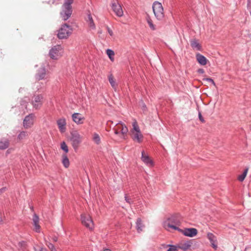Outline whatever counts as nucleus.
<instances>
[{"mask_svg":"<svg viewBox=\"0 0 251 251\" xmlns=\"http://www.w3.org/2000/svg\"><path fill=\"white\" fill-rule=\"evenodd\" d=\"M181 223V217L179 214H174L167 217L163 222V227L168 231L173 229L178 231Z\"/></svg>","mask_w":251,"mask_h":251,"instance_id":"nucleus-1","label":"nucleus"},{"mask_svg":"<svg viewBox=\"0 0 251 251\" xmlns=\"http://www.w3.org/2000/svg\"><path fill=\"white\" fill-rule=\"evenodd\" d=\"M74 0H65L62 5V11L60 14L64 21L67 20L72 14V4Z\"/></svg>","mask_w":251,"mask_h":251,"instance_id":"nucleus-2","label":"nucleus"},{"mask_svg":"<svg viewBox=\"0 0 251 251\" xmlns=\"http://www.w3.org/2000/svg\"><path fill=\"white\" fill-rule=\"evenodd\" d=\"M73 29L67 24L62 25L58 31L57 37L59 39H67L72 34Z\"/></svg>","mask_w":251,"mask_h":251,"instance_id":"nucleus-3","label":"nucleus"},{"mask_svg":"<svg viewBox=\"0 0 251 251\" xmlns=\"http://www.w3.org/2000/svg\"><path fill=\"white\" fill-rule=\"evenodd\" d=\"M152 10L154 16L158 20H162L164 17V10L162 4L156 1L152 4Z\"/></svg>","mask_w":251,"mask_h":251,"instance_id":"nucleus-4","label":"nucleus"},{"mask_svg":"<svg viewBox=\"0 0 251 251\" xmlns=\"http://www.w3.org/2000/svg\"><path fill=\"white\" fill-rule=\"evenodd\" d=\"M44 101V98L42 94H35L31 99V103L33 108L38 110L42 107Z\"/></svg>","mask_w":251,"mask_h":251,"instance_id":"nucleus-5","label":"nucleus"},{"mask_svg":"<svg viewBox=\"0 0 251 251\" xmlns=\"http://www.w3.org/2000/svg\"><path fill=\"white\" fill-rule=\"evenodd\" d=\"M81 223L85 227L92 230L94 228V223L91 217L89 215L82 214L81 215Z\"/></svg>","mask_w":251,"mask_h":251,"instance_id":"nucleus-6","label":"nucleus"},{"mask_svg":"<svg viewBox=\"0 0 251 251\" xmlns=\"http://www.w3.org/2000/svg\"><path fill=\"white\" fill-rule=\"evenodd\" d=\"M71 140L72 142V146L74 149L75 150H77L79 145L81 142L79 134L76 131L72 133Z\"/></svg>","mask_w":251,"mask_h":251,"instance_id":"nucleus-7","label":"nucleus"},{"mask_svg":"<svg viewBox=\"0 0 251 251\" xmlns=\"http://www.w3.org/2000/svg\"><path fill=\"white\" fill-rule=\"evenodd\" d=\"M62 48L60 45H56L52 47L49 51V55L52 59H57L60 55V51Z\"/></svg>","mask_w":251,"mask_h":251,"instance_id":"nucleus-8","label":"nucleus"},{"mask_svg":"<svg viewBox=\"0 0 251 251\" xmlns=\"http://www.w3.org/2000/svg\"><path fill=\"white\" fill-rule=\"evenodd\" d=\"M35 115L33 113L26 116L23 121V126L25 128H29L31 127L34 123Z\"/></svg>","mask_w":251,"mask_h":251,"instance_id":"nucleus-9","label":"nucleus"},{"mask_svg":"<svg viewBox=\"0 0 251 251\" xmlns=\"http://www.w3.org/2000/svg\"><path fill=\"white\" fill-rule=\"evenodd\" d=\"M178 231L185 236L189 237H193L198 233L197 229L195 228H185L183 229L180 228V230H178Z\"/></svg>","mask_w":251,"mask_h":251,"instance_id":"nucleus-10","label":"nucleus"},{"mask_svg":"<svg viewBox=\"0 0 251 251\" xmlns=\"http://www.w3.org/2000/svg\"><path fill=\"white\" fill-rule=\"evenodd\" d=\"M112 8L114 13L118 17H122L123 15L122 8L116 0H113L112 2Z\"/></svg>","mask_w":251,"mask_h":251,"instance_id":"nucleus-11","label":"nucleus"},{"mask_svg":"<svg viewBox=\"0 0 251 251\" xmlns=\"http://www.w3.org/2000/svg\"><path fill=\"white\" fill-rule=\"evenodd\" d=\"M46 70L45 67H42L40 69H39L37 71L35 75V78L36 79L40 80L43 79H46Z\"/></svg>","mask_w":251,"mask_h":251,"instance_id":"nucleus-12","label":"nucleus"},{"mask_svg":"<svg viewBox=\"0 0 251 251\" xmlns=\"http://www.w3.org/2000/svg\"><path fill=\"white\" fill-rule=\"evenodd\" d=\"M33 224L34 226V230L38 233L40 232V226L39 224V218L36 214H34L33 216Z\"/></svg>","mask_w":251,"mask_h":251,"instance_id":"nucleus-13","label":"nucleus"},{"mask_svg":"<svg viewBox=\"0 0 251 251\" xmlns=\"http://www.w3.org/2000/svg\"><path fill=\"white\" fill-rule=\"evenodd\" d=\"M141 160L142 161L149 166H152L153 165V162L151 159L148 155L145 153V151H143L141 152Z\"/></svg>","mask_w":251,"mask_h":251,"instance_id":"nucleus-14","label":"nucleus"},{"mask_svg":"<svg viewBox=\"0 0 251 251\" xmlns=\"http://www.w3.org/2000/svg\"><path fill=\"white\" fill-rule=\"evenodd\" d=\"M207 237L210 242L212 248L215 250L217 249V245L216 244L217 242L216 237L213 233L208 232L207 235Z\"/></svg>","mask_w":251,"mask_h":251,"instance_id":"nucleus-15","label":"nucleus"},{"mask_svg":"<svg viewBox=\"0 0 251 251\" xmlns=\"http://www.w3.org/2000/svg\"><path fill=\"white\" fill-rule=\"evenodd\" d=\"M196 57L198 62L201 65L204 66L207 64L208 60L204 55L200 54V53H197L196 55Z\"/></svg>","mask_w":251,"mask_h":251,"instance_id":"nucleus-16","label":"nucleus"},{"mask_svg":"<svg viewBox=\"0 0 251 251\" xmlns=\"http://www.w3.org/2000/svg\"><path fill=\"white\" fill-rule=\"evenodd\" d=\"M190 45L191 47L194 50L201 51L202 50L201 46L198 42V40L194 39L190 40Z\"/></svg>","mask_w":251,"mask_h":251,"instance_id":"nucleus-17","label":"nucleus"},{"mask_svg":"<svg viewBox=\"0 0 251 251\" xmlns=\"http://www.w3.org/2000/svg\"><path fill=\"white\" fill-rule=\"evenodd\" d=\"M57 124L58 125V128L61 132H63L65 131L66 122L65 118H62L58 120L57 121Z\"/></svg>","mask_w":251,"mask_h":251,"instance_id":"nucleus-18","label":"nucleus"},{"mask_svg":"<svg viewBox=\"0 0 251 251\" xmlns=\"http://www.w3.org/2000/svg\"><path fill=\"white\" fill-rule=\"evenodd\" d=\"M72 118L73 121L77 124H81L82 123V120H84V117L81 116V115L78 113H75L72 115Z\"/></svg>","mask_w":251,"mask_h":251,"instance_id":"nucleus-19","label":"nucleus"},{"mask_svg":"<svg viewBox=\"0 0 251 251\" xmlns=\"http://www.w3.org/2000/svg\"><path fill=\"white\" fill-rule=\"evenodd\" d=\"M131 138L134 141H136L139 143L142 141L143 136L141 132H134V133H131Z\"/></svg>","mask_w":251,"mask_h":251,"instance_id":"nucleus-20","label":"nucleus"},{"mask_svg":"<svg viewBox=\"0 0 251 251\" xmlns=\"http://www.w3.org/2000/svg\"><path fill=\"white\" fill-rule=\"evenodd\" d=\"M10 144L9 140L2 139L0 140V150H4L8 148Z\"/></svg>","mask_w":251,"mask_h":251,"instance_id":"nucleus-21","label":"nucleus"},{"mask_svg":"<svg viewBox=\"0 0 251 251\" xmlns=\"http://www.w3.org/2000/svg\"><path fill=\"white\" fill-rule=\"evenodd\" d=\"M86 21L88 23L89 26L92 29H94L96 28V26L94 24L93 19L90 13L87 14V16L86 18Z\"/></svg>","mask_w":251,"mask_h":251,"instance_id":"nucleus-22","label":"nucleus"},{"mask_svg":"<svg viewBox=\"0 0 251 251\" xmlns=\"http://www.w3.org/2000/svg\"><path fill=\"white\" fill-rule=\"evenodd\" d=\"M192 242L190 241H187L180 245L178 246V248L181 249L184 251H187L191 246Z\"/></svg>","mask_w":251,"mask_h":251,"instance_id":"nucleus-23","label":"nucleus"},{"mask_svg":"<svg viewBox=\"0 0 251 251\" xmlns=\"http://www.w3.org/2000/svg\"><path fill=\"white\" fill-rule=\"evenodd\" d=\"M143 225L142 222V220L140 218H138L136 222V228L138 232H140L142 231Z\"/></svg>","mask_w":251,"mask_h":251,"instance_id":"nucleus-24","label":"nucleus"},{"mask_svg":"<svg viewBox=\"0 0 251 251\" xmlns=\"http://www.w3.org/2000/svg\"><path fill=\"white\" fill-rule=\"evenodd\" d=\"M62 164L64 166L67 168L70 165V161L66 154H64L62 155Z\"/></svg>","mask_w":251,"mask_h":251,"instance_id":"nucleus-25","label":"nucleus"},{"mask_svg":"<svg viewBox=\"0 0 251 251\" xmlns=\"http://www.w3.org/2000/svg\"><path fill=\"white\" fill-rule=\"evenodd\" d=\"M28 132L26 131H22L18 135L17 139L19 140H22L24 139H25L28 136Z\"/></svg>","mask_w":251,"mask_h":251,"instance_id":"nucleus-26","label":"nucleus"},{"mask_svg":"<svg viewBox=\"0 0 251 251\" xmlns=\"http://www.w3.org/2000/svg\"><path fill=\"white\" fill-rule=\"evenodd\" d=\"M132 126L133 128L131 130V133H134V132H141L140 129L139 128V127L138 125H137V123L136 121H134L132 123Z\"/></svg>","mask_w":251,"mask_h":251,"instance_id":"nucleus-27","label":"nucleus"},{"mask_svg":"<svg viewBox=\"0 0 251 251\" xmlns=\"http://www.w3.org/2000/svg\"><path fill=\"white\" fill-rule=\"evenodd\" d=\"M93 141L97 144L99 145L100 143V138L99 135L97 133H94L93 135Z\"/></svg>","mask_w":251,"mask_h":251,"instance_id":"nucleus-28","label":"nucleus"},{"mask_svg":"<svg viewBox=\"0 0 251 251\" xmlns=\"http://www.w3.org/2000/svg\"><path fill=\"white\" fill-rule=\"evenodd\" d=\"M121 124L122 126V129L121 130V132L123 135L126 134L127 132H128V128L127 127L125 126L122 124V123L120 122L119 123H116L115 124L116 126Z\"/></svg>","mask_w":251,"mask_h":251,"instance_id":"nucleus-29","label":"nucleus"},{"mask_svg":"<svg viewBox=\"0 0 251 251\" xmlns=\"http://www.w3.org/2000/svg\"><path fill=\"white\" fill-rule=\"evenodd\" d=\"M147 21L151 29H152V30H154L156 29L155 26L153 25L151 19L149 16L147 17Z\"/></svg>","mask_w":251,"mask_h":251,"instance_id":"nucleus-30","label":"nucleus"},{"mask_svg":"<svg viewBox=\"0 0 251 251\" xmlns=\"http://www.w3.org/2000/svg\"><path fill=\"white\" fill-rule=\"evenodd\" d=\"M106 53H107V55H108V56L109 57V59L111 60V61H113L114 60V57H113V56L114 55V52L113 50H112L111 49H107L106 50Z\"/></svg>","mask_w":251,"mask_h":251,"instance_id":"nucleus-31","label":"nucleus"},{"mask_svg":"<svg viewBox=\"0 0 251 251\" xmlns=\"http://www.w3.org/2000/svg\"><path fill=\"white\" fill-rule=\"evenodd\" d=\"M248 171V168L244 170L243 173L238 176V179L240 181H243L244 180L246 176H247Z\"/></svg>","mask_w":251,"mask_h":251,"instance_id":"nucleus-32","label":"nucleus"},{"mask_svg":"<svg viewBox=\"0 0 251 251\" xmlns=\"http://www.w3.org/2000/svg\"><path fill=\"white\" fill-rule=\"evenodd\" d=\"M108 80L111 86L113 88H115L116 87V84L112 75L108 76Z\"/></svg>","mask_w":251,"mask_h":251,"instance_id":"nucleus-33","label":"nucleus"},{"mask_svg":"<svg viewBox=\"0 0 251 251\" xmlns=\"http://www.w3.org/2000/svg\"><path fill=\"white\" fill-rule=\"evenodd\" d=\"M60 148L65 153H67L69 151L68 147L64 141L61 143Z\"/></svg>","mask_w":251,"mask_h":251,"instance_id":"nucleus-34","label":"nucleus"},{"mask_svg":"<svg viewBox=\"0 0 251 251\" xmlns=\"http://www.w3.org/2000/svg\"><path fill=\"white\" fill-rule=\"evenodd\" d=\"M125 199L126 202L129 204H131L133 202V201L132 200V199L130 197H128L126 194L125 195Z\"/></svg>","mask_w":251,"mask_h":251,"instance_id":"nucleus-35","label":"nucleus"},{"mask_svg":"<svg viewBox=\"0 0 251 251\" xmlns=\"http://www.w3.org/2000/svg\"><path fill=\"white\" fill-rule=\"evenodd\" d=\"M170 246V248L168 249L167 251H177L178 247H176L174 245H169Z\"/></svg>","mask_w":251,"mask_h":251,"instance_id":"nucleus-36","label":"nucleus"},{"mask_svg":"<svg viewBox=\"0 0 251 251\" xmlns=\"http://www.w3.org/2000/svg\"><path fill=\"white\" fill-rule=\"evenodd\" d=\"M48 248L51 250V251H56L54 245L50 243H49L48 245Z\"/></svg>","mask_w":251,"mask_h":251,"instance_id":"nucleus-37","label":"nucleus"},{"mask_svg":"<svg viewBox=\"0 0 251 251\" xmlns=\"http://www.w3.org/2000/svg\"><path fill=\"white\" fill-rule=\"evenodd\" d=\"M18 245L21 248L25 247L26 245V242L24 241L20 242L18 244Z\"/></svg>","mask_w":251,"mask_h":251,"instance_id":"nucleus-38","label":"nucleus"},{"mask_svg":"<svg viewBox=\"0 0 251 251\" xmlns=\"http://www.w3.org/2000/svg\"><path fill=\"white\" fill-rule=\"evenodd\" d=\"M205 80L208 82H211L214 85H215L214 80L211 78H206Z\"/></svg>","mask_w":251,"mask_h":251,"instance_id":"nucleus-39","label":"nucleus"},{"mask_svg":"<svg viewBox=\"0 0 251 251\" xmlns=\"http://www.w3.org/2000/svg\"><path fill=\"white\" fill-rule=\"evenodd\" d=\"M21 104L24 106H25V108H26V101L25 100H23L21 101Z\"/></svg>","mask_w":251,"mask_h":251,"instance_id":"nucleus-40","label":"nucleus"},{"mask_svg":"<svg viewBox=\"0 0 251 251\" xmlns=\"http://www.w3.org/2000/svg\"><path fill=\"white\" fill-rule=\"evenodd\" d=\"M107 31H108V33L109 34V35L110 36H112L113 35L112 30L108 26L107 27Z\"/></svg>","mask_w":251,"mask_h":251,"instance_id":"nucleus-41","label":"nucleus"},{"mask_svg":"<svg viewBox=\"0 0 251 251\" xmlns=\"http://www.w3.org/2000/svg\"><path fill=\"white\" fill-rule=\"evenodd\" d=\"M199 118L201 122H204V120L203 118H202V115H201V112H200L199 113Z\"/></svg>","mask_w":251,"mask_h":251,"instance_id":"nucleus-42","label":"nucleus"},{"mask_svg":"<svg viewBox=\"0 0 251 251\" xmlns=\"http://www.w3.org/2000/svg\"><path fill=\"white\" fill-rule=\"evenodd\" d=\"M198 73L201 74H202L204 73V71L203 69H199L197 71Z\"/></svg>","mask_w":251,"mask_h":251,"instance_id":"nucleus-43","label":"nucleus"},{"mask_svg":"<svg viewBox=\"0 0 251 251\" xmlns=\"http://www.w3.org/2000/svg\"><path fill=\"white\" fill-rule=\"evenodd\" d=\"M245 251H251V246H248L245 249Z\"/></svg>","mask_w":251,"mask_h":251,"instance_id":"nucleus-44","label":"nucleus"},{"mask_svg":"<svg viewBox=\"0 0 251 251\" xmlns=\"http://www.w3.org/2000/svg\"><path fill=\"white\" fill-rule=\"evenodd\" d=\"M35 251H47L46 249L44 248H40L39 250L35 249Z\"/></svg>","mask_w":251,"mask_h":251,"instance_id":"nucleus-45","label":"nucleus"},{"mask_svg":"<svg viewBox=\"0 0 251 251\" xmlns=\"http://www.w3.org/2000/svg\"><path fill=\"white\" fill-rule=\"evenodd\" d=\"M147 108V107H146V105L145 103H143V105H142V109L143 110H145Z\"/></svg>","mask_w":251,"mask_h":251,"instance_id":"nucleus-46","label":"nucleus"},{"mask_svg":"<svg viewBox=\"0 0 251 251\" xmlns=\"http://www.w3.org/2000/svg\"><path fill=\"white\" fill-rule=\"evenodd\" d=\"M6 188L5 187H3V188H2L0 189V193H2L3 192H4Z\"/></svg>","mask_w":251,"mask_h":251,"instance_id":"nucleus-47","label":"nucleus"},{"mask_svg":"<svg viewBox=\"0 0 251 251\" xmlns=\"http://www.w3.org/2000/svg\"><path fill=\"white\" fill-rule=\"evenodd\" d=\"M58 238L56 236H54L52 238V240L54 242H56L57 241Z\"/></svg>","mask_w":251,"mask_h":251,"instance_id":"nucleus-48","label":"nucleus"},{"mask_svg":"<svg viewBox=\"0 0 251 251\" xmlns=\"http://www.w3.org/2000/svg\"><path fill=\"white\" fill-rule=\"evenodd\" d=\"M248 1V6H249L251 4V0H247Z\"/></svg>","mask_w":251,"mask_h":251,"instance_id":"nucleus-49","label":"nucleus"},{"mask_svg":"<svg viewBox=\"0 0 251 251\" xmlns=\"http://www.w3.org/2000/svg\"><path fill=\"white\" fill-rule=\"evenodd\" d=\"M114 133L115 134L118 135L120 132L118 130H115Z\"/></svg>","mask_w":251,"mask_h":251,"instance_id":"nucleus-50","label":"nucleus"},{"mask_svg":"<svg viewBox=\"0 0 251 251\" xmlns=\"http://www.w3.org/2000/svg\"><path fill=\"white\" fill-rule=\"evenodd\" d=\"M2 223V218L0 216V224H1Z\"/></svg>","mask_w":251,"mask_h":251,"instance_id":"nucleus-51","label":"nucleus"},{"mask_svg":"<svg viewBox=\"0 0 251 251\" xmlns=\"http://www.w3.org/2000/svg\"><path fill=\"white\" fill-rule=\"evenodd\" d=\"M23 90H24V89H23V88H20L19 89V92H22V91H23Z\"/></svg>","mask_w":251,"mask_h":251,"instance_id":"nucleus-52","label":"nucleus"},{"mask_svg":"<svg viewBox=\"0 0 251 251\" xmlns=\"http://www.w3.org/2000/svg\"><path fill=\"white\" fill-rule=\"evenodd\" d=\"M103 251H111L110 250H109V249H104L103 250Z\"/></svg>","mask_w":251,"mask_h":251,"instance_id":"nucleus-53","label":"nucleus"}]
</instances>
